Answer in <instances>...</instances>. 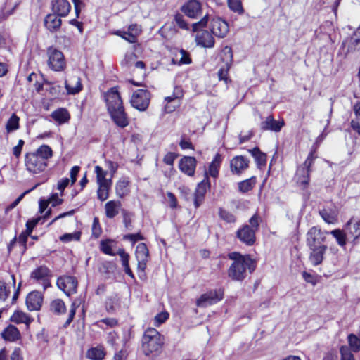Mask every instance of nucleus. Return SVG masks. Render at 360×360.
Returning a JSON list of instances; mask_svg holds the SVG:
<instances>
[{
  "label": "nucleus",
  "instance_id": "64",
  "mask_svg": "<svg viewBox=\"0 0 360 360\" xmlns=\"http://www.w3.org/2000/svg\"><path fill=\"white\" fill-rule=\"evenodd\" d=\"M127 31L133 35L135 34V37L137 38V36L141 32V29L136 24H132L129 26Z\"/></svg>",
  "mask_w": 360,
  "mask_h": 360
},
{
  "label": "nucleus",
  "instance_id": "16",
  "mask_svg": "<svg viewBox=\"0 0 360 360\" xmlns=\"http://www.w3.org/2000/svg\"><path fill=\"white\" fill-rule=\"evenodd\" d=\"M51 276L50 269L44 266H40L35 269L32 273H31V278L39 281H41L44 288L46 289L49 286H50L49 283V277Z\"/></svg>",
  "mask_w": 360,
  "mask_h": 360
},
{
  "label": "nucleus",
  "instance_id": "35",
  "mask_svg": "<svg viewBox=\"0 0 360 360\" xmlns=\"http://www.w3.org/2000/svg\"><path fill=\"white\" fill-rule=\"evenodd\" d=\"M137 260L149 259V251L146 245L143 243H139L135 252Z\"/></svg>",
  "mask_w": 360,
  "mask_h": 360
},
{
  "label": "nucleus",
  "instance_id": "23",
  "mask_svg": "<svg viewBox=\"0 0 360 360\" xmlns=\"http://www.w3.org/2000/svg\"><path fill=\"white\" fill-rule=\"evenodd\" d=\"M65 88L68 94L75 95L79 93L83 88L80 77L72 76L70 82L65 81Z\"/></svg>",
  "mask_w": 360,
  "mask_h": 360
},
{
  "label": "nucleus",
  "instance_id": "56",
  "mask_svg": "<svg viewBox=\"0 0 360 360\" xmlns=\"http://www.w3.org/2000/svg\"><path fill=\"white\" fill-rule=\"evenodd\" d=\"M122 213L123 215V222L124 224L126 229L131 230V227H132L131 219V213L128 212L125 210H122Z\"/></svg>",
  "mask_w": 360,
  "mask_h": 360
},
{
  "label": "nucleus",
  "instance_id": "19",
  "mask_svg": "<svg viewBox=\"0 0 360 360\" xmlns=\"http://www.w3.org/2000/svg\"><path fill=\"white\" fill-rule=\"evenodd\" d=\"M285 122L283 120L277 121L273 116H268L266 120L261 122L260 128L263 131H272L274 132H279L282 127L284 126Z\"/></svg>",
  "mask_w": 360,
  "mask_h": 360
},
{
  "label": "nucleus",
  "instance_id": "13",
  "mask_svg": "<svg viewBox=\"0 0 360 360\" xmlns=\"http://www.w3.org/2000/svg\"><path fill=\"white\" fill-rule=\"evenodd\" d=\"M181 11L191 18H198L202 14V4L198 0L188 1L181 6Z\"/></svg>",
  "mask_w": 360,
  "mask_h": 360
},
{
  "label": "nucleus",
  "instance_id": "3",
  "mask_svg": "<svg viewBox=\"0 0 360 360\" xmlns=\"http://www.w3.org/2000/svg\"><path fill=\"white\" fill-rule=\"evenodd\" d=\"M209 21L208 14L205 15L200 20L192 25V30L193 32H198L195 37V41L198 45L204 48H212L214 46V39L213 34L207 30H202L205 27Z\"/></svg>",
  "mask_w": 360,
  "mask_h": 360
},
{
  "label": "nucleus",
  "instance_id": "51",
  "mask_svg": "<svg viewBox=\"0 0 360 360\" xmlns=\"http://www.w3.org/2000/svg\"><path fill=\"white\" fill-rule=\"evenodd\" d=\"M180 53L181 55V57L179 61V65H183V64L188 65V64L191 63L192 60L190 57L189 53L187 51L181 49L180 50Z\"/></svg>",
  "mask_w": 360,
  "mask_h": 360
},
{
  "label": "nucleus",
  "instance_id": "38",
  "mask_svg": "<svg viewBox=\"0 0 360 360\" xmlns=\"http://www.w3.org/2000/svg\"><path fill=\"white\" fill-rule=\"evenodd\" d=\"M51 310L57 314L65 313L66 310L64 302L60 299H56L51 303Z\"/></svg>",
  "mask_w": 360,
  "mask_h": 360
},
{
  "label": "nucleus",
  "instance_id": "22",
  "mask_svg": "<svg viewBox=\"0 0 360 360\" xmlns=\"http://www.w3.org/2000/svg\"><path fill=\"white\" fill-rule=\"evenodd\" d=\"M209 184L205 180L200 182L195 189L193 195V202L195 208L199 207L205 199V195L207 192Z\"/></svg>",
  "mask_w": 360,
  "mask_h": 360
},
{
  "label": "nucleus",
  "instance_id": "52",
  "mask_svg": "<svg viewBox=\"0 0 360 360\" xmlns=\"http://www.w3.org/2000/svg\"><path fill=\"white\" fill-rule=\"evenodd\" d=\"M81 237V233L77 231L73 233H66L61 236L60 240L63 241L68 242L72 240H79Z\"/></svg>",
  "mask_w": 360,
  "mask_h": 360
},
{
  "label": "nucleus",
  "instance_id": "45",
  "mask_svg": "<svg viewBox=\"0 0 360 360\" xmlns=\"http://www.w3.org/2000/svg\"><path fill=\"white\" fill-rule=\"evenodd\" d=\"M348 342L349 347L355 352L360 350V339L355 335L350 334L348 336Z\"/></svg>",
  "mask_w": 360,
  "mask_h": 360
},
{
  "label": "nucleus",
  "instance_id": "46",
  "mask_svg": "<svg viewBox=\"0 0 360 360\" xmlns=\"http://www.w3.org/2000/svg\"><path fill=\"white\" fill-rule=\"evenodd\" d=\"M340 352L341 354L340 360H354V356L348 347L342 346Z\"/></svg>",
  "mask_w": 360,
  "mask_h": 360
},
{
  "label": "nucleus",
  "instance_id": "43",
  "mask_svg": "<svg viewBox=\"0 0 360 360\" xmlns=\"http://www.w3.org/2000/svg\"><path fill=\"white\" fill-rule=\"evenodd\" d=\"M221 159H214L209 166L208 174L213 178H217L220 167Z\"/></svg>",
  "mask_w": 360,
  "mask_h": 360
},
{
  "label": "nucleus",
  "instance_id": "53",
  "mask_svg": "<svg viewBox=\"0 0 360 360\" xmlns=\"http://www.w3.org/2000/svg\"><path fill=\"white\" fill-rule=\"evenodd\" d=\"M117 254L120 257L123 267L129 266V255L124 249H119Z\"/></svg>",
  "mask_w": 360,
  "mask_h": 360
},
{
  "label": "nucleus",
  "instance_id": "50",
  "mask_svg": "<svg viewBox=\"0 0 360 360\" xmlns=\"http://www.w3.org/2000/svg\"><path fill=\"white\" fill-rule=\"evenodd\" d=\"M174 20L176 23V25L183 30H188V25L187 22H186L184 16L181 14L177 13L174 16Z\"/></svg>",
  "mask_w": 360,
  "mask_h": 360
},
{
  "label": "nucleus",
  "instance_id": "28",
  "mask_svg": "<svg viewBox=\"0 0 360 360\" xmlns=\"http://www.w3.org/2000/svg\"><path fill=\"white\" fill-rule=\"evenodd\" d=\"M248 162V159H231V171L236 174H240L243 170L247 169Z\"/></svg>",
  "mask_w": 360,
  "mask_h": 360
},
{
  "label": "nucleus",
  "instance_id": "61",
  "mask_svg": "<svg viewBox=\"0 0 360 360\" xmlns=\"http://www.w3.org/2000/svg\"><path fill=\"white\" fill-rule=\"evenodd\" d=\"M30 191L28 190L22 193L17 199H15L9 206L6 207V211L8 212L9 210L15 207L18 205V203L23 199L24 196Z\"/></svg>",
  "mask_w": 360,
  "mask_h": 360
},
{
  "label": "nucleus",
  "instance_id": "33",
  "mask_svg": "<svg viewBox=\"0 0 360 360\" xmlns=\"http://www.w3.org/2000/svg\"><path fill=\"white\" fill-rule=\"evenodd\" d=\"M330 234H331L336 240L338 244L340 247H345L347 244V240L348 238V236L347 233H345L344 229H334L329 232Z\"/></svg>",
  "mask_w": 360,
  "mask_h": 360
},
{
  "label": "nucleus",
  "instance_id": "57",
  "mask_svg": "<svg viewBox=\"0 0 360 360\" xmlns=\"http://www.w3.org/2000/svg\"><path fill=\"white\" fill-rule=\"evenodd\" d=\"M350 43L354 49H360V30H356L351 37Z\"/></svg>",
  "mask_w": 360,
  "mask_h": 360
},
{
  "label": "nucleus",
  "instance_id": "25",
  "mask_svg": "<svg viewBox=\"0 0 360 360\" xmlns=\"http://www.w3.org/2000/svg\"><path fill=\"white\" fill-rule=\"evenodd\" d=\"M56 13L48 14L44 19L45 27L51 32L57 31L61 25L62 21Z\"/></svg>",
  "mask_w": 360,
  "mask_h": 360
},
{
  "label": "nucleus",
  "instance_id": "15",
  "mask_svg": "<svg viewBox=\"0 0 360 360\" xmlns=\"http://www.w3.org/2000/svg\"><path fill=\"white\" fill-rule=\"evenodd\" d=\"M44 301L43 294L37 290L30 292L26 297V306L29 311L41 309Z\"/></svg>",
  "mask_w": 360,
  "mask_h": 360
},
{
  "label": "nucleus",
  "instance_id": "49",
  "mask_svg": "<svg viewBox=\"0 0 360 360\" xmlns=\"http://www.w3.org/2000/svg\"><path fill=\"white\" fill-rule=\"evenodd\" d=\"M10 292V288L7 286L6 283L4 281H0V300H6Z\"/></svg>",
  "mask_w": 360,
  "mask_h": 360
},
{
  "label": "nucleus",
  "instance_id": "32",
  "mask_svg": "<svg viewBox=\"0 0 360 360\" xmlns=\"http://www.w3.org/2000/svg\"><path fill=\"white\" fill-rule=\"evenodd\" d=\"M120 307V298L117 295L109 296L105 302V309L109 313H114Z\"/></svg>",
  "mask_w": 360,
  "mask_h": 360
},
{
  "label": "nucleus",
  "instance_id": "44",
  "mask_svg": "<svg viewBox=\"0 0 360 360\" xmlns=\"http://www.w3.org/2000/svg\"><path fill=\"white\" fill-rule=\"evenodd\" d=\"M219 217L227 223H234L236 221V216L231 212L220 208L219 210Z\"/></svg>",
  "mask_w": 360,
  "mask_h": 360
},
{
  "label": "nucleus",
  "instance_id": "48",
  "mask_svg": "<svg viewBox=\"0 0 360 360\" xmlns=\"http://www.w3.org/2000/svg\"><path fill=\"white\" fill-rule=\"evenodd\" d=\"M111 240H102L101 242V250L108 255H115V254L112 250Z\"/></svg>",
  "mask_w": 360,
  "mask_h": 360
},
{
  "label": "nucleus",
  "instance_id": "7",
  "mask_svg": "<svg viewBox=\"0 0 360 360\" xmlns=\"http://www.w3.org/2000/svg\"><path fill=\"white\" fill-rule=\"evenodd\" d=\"M313 164V159H306L304 163L298 166L294 181L302 189H305L309 183L310 167Z\"/></svg>",
  "mask_w": 360,
  "mask_h": 360
},
{
  "label": "nucleus",
  "instance_id": "10",
  "mask_svg": "<svg viewBox=\"0 0 360 360\" xmlns=\"http://www.w3.org/2000/svg\"><path fill=\"white\" fill-rule=\"evenodd\" d=\"M224 291L221 289L212 290L202 294L196 301L199 307H207L214 304L223 299Z\"/></svg>",
  "mask_w": 360,
  "mask_h": 360
},
{
  "label": "nucleus",
  "instance_id": "31",
  "mask_svg": "<svg viewBox=\"0 0 360 360\" xmlns=\"http://www.w3.org/2000/svg\"><path fill=\"white\" fill-rule=\"evenodd\" d=\"M52 118L60 124L67 122L70 115L65 108H59L51 113Z\"/></svg>",
  "mask_w": 360,
  "mask_h": 360
},
{
  "label": "nucleus",
  "instance_id": "39",
  "mask_svg": "<svg viewBox=\"0 0 360 360\" xmlns=\"http://www.w3.org/2000/svg\"><path fill=\"white\" fill-rule=\"evenodd\" d=\"M255 179L250 178L238 184V189L242 193H246L252 189L255 184Z\"/></svg>",
  "mask_w": 360,
  "mask_h": 360
},
{
  "label": "nucleus",
  "instance_id": "63",
  "mask_svg": "<svg viewBox=\"0 0 360 360\" xmlns=\"http://www.w3.org/2000/svg\"><path fill=\"white\" fill-rule=\"evenodd\" d=\"M169 317V314L167 312H162L157 314L155 317V322L158 323V325L164 323Z\"/></svg>",
  "mask_w": 360,
  "mask_h": 360
},
{
  "label": "nucleus",
  "instance_id": "36",
  "mask_svg": "<svg viewBox=\"0 0 360 360\" xmlns=\"http://www.w3.org/2000/svg\"><path fill=\"white\" fill-rule=\"evenodd\" d=\"M227 6L231 11L238 15L245 13L241 0H227Z\"/></svg>",
  "mask_w": 360,
  "mask_h": 360
},
{
  "label": "nucleus",
  "instance_id": "11",
  "mask_svg": "<svg viewBox=\"0 0 360 360\" xmlns=\"http://www.w3.org/2000/svg\"><path fill=\"white\" fill-rule=\"evenodd\" d=\"M77 280L75 276H63L57 279V285L68 296L77 292Z\"/></svg>",
  "mask_w": 360,
  "mask_h": 360
},
{
  "label": "nucleus",
  "instance_id": "14",
  "mask_svg": "<svg viewBox=\"0 0 360 360\" xmlns=\"http://www.w3.org/2000/svg\"><path fill=\"white\" fill-rule=\"evenodd\" d=\"M211 32L218 38H224L229 31V26L226 21L221 18H214L211 22Z\"/></svg>",
  "mask_w": 360,
  "mask_h": 360
},
{
  "label": "nucleus",
  "instance_id": "54",
  "mask_svg": "<svg viewBox=\"0 0 360 360\" xmlns=\"http://www.w3.org/2000/svg\"><path fill=\"white\" fill-rule=\"evenodd\" d=\"M41 220V217H39L35 219H32L28 220L26 223V231L27 235H30L34 229V228L37 226L39 221Z\"/></svg>",
  "mask_w": 360,
  "mask_h": 360
},
{
  "label": "nucleus",
  "instance_id": "29",
  "mask_svg": "<svg viewBox=\"0 0 360 360\" xmlns=\"http://www.w3.org/2000/svg\"><path fill=\"white\" fill-rule=\"evenodd\" d=\"M1 335L6 340L15 341L20 338V332L15 326L9 325L3 330Z\"/></svg>",
  "mask_w": 360,
  "mask_h": 360
},
{
  "label": "nucleus",
  "instance_id": "24",
  "mask_svg": "<svg viewBox=\"0 0 360 360\" xmlns=\"http://www.w3.org/2000/svg\"><path fill=\"white\" fill-rule=\"evenodd\" d=\"M319 214L329 224H335L338 219V211L335 208L324 207L319 210Z\"/></svg>",
  "mask_w": 360,
  "mask_h": 360
},
{
  "label": "nucleus",
  "instance_id": "37",
  "mask_svg": "<svg viewBox=\"0 0 360 360\" xmlns=\"http://www.w3.org/2000/svg\"><path fill=\"white\" fill-rule=\"evenodd\" d=\"M105 354L101 347H94L87 351L86 356L92 360H102Z\"/></svg>",
  "mask_w": 360,
  "mask_h": 360
},
{
  "label": "nucleus",
  "instance_id": "59",
  "mask_svg": "<svg viewBox=\"0 0 360 360\" xmlns=\"http://www.w3.org/2000/svg\"><path fill=\"white\" fill-rule=\"evenodd\" d=\"M124 240H128L132 242L133 244H134L138 240H143V237L141 236V233H137L134 234H127L123 236Z\"/></svg>",
  "mask_w": 360,
  "mask_h": 360
},
{
  "label": "nucleus",
  "instance_id": "58",
  "mask_svg": "<svg viewBox=\"0 0 360 360\" xmlns=\"http://www.w3.org/2000/svg\"><path fill=\"white\" fill-rule=\"evenodd\" d=\"M228 72H229L228 67L226 68H220L217 72L219 80L224 81L225 83L227 84L228 82L230 81V79H229V76H228Z\"/></svg>",
  "mask_w": 360,
  "mask_h": 360
},
{
  "label": "nucleus",
  "instance_id": "1",
  "mask_svg": "<svg viewBox=\"0 0 360 360\" xmlns=\"http://www.w3.org/2000/svg\"><path fill=\"white\" fill-rule=\"evenodd\" d=\"M107 109L112 120L120 128L126 127L129 122L117 87L110 89L104 95Z\"/></svg>",
  "mask_w": 360,
  "mask_h": 360
},
{
  "label": "nucleus",
  "instance_id": "41",
  "mask_svg": "<svg viewBox=\"0 0 360 360\" xmlns=\"http://www.w3.org/2000/svg\"><path fill=\"white\" fill-rule=\"evenodd\" d=\"M114 34L122 37L123 39L126 40L130 44H134L137 41V39L135 37V34H130L128 31L124 30H116L114 32Z\"/></svg>",
  "mask_w": 360,
  "mask_h": 360
},
{
  "label": "nucleus",
  "instance_id": "8",
  "mask_svg": "<svg viewBox=\"0 0 360 360\" xmlns=\"http://www.w3.org/2000/svg\"><path fill=\"white\" fill-rule=\"evenodd\" d=\"M150 101V93L147 89L136 90L130 98L131 106L139 111H145L148 108Z\"/></svg>",
  "mask_w": 360,
  "mask_h": 360
},
{
  "label": "nucleus",
  "instance_id": "12",
  "mask_svg": "<svg viewBox=\"0 0 360 360\" xmlns=\"http://www.w3.org/2000/svg\"><path fill=\"white\" fill-rule=\"evenodd\" d=\"M255 233L248 224H245L236 231V238L245 245L252 246L256 241Z\"/></svg>",
  "mask_w": 360,
  "mask_h": 360
},
{
  "label": "nucleus",
  "instance_id": "42",
  "mask_svg": "<svg viewBox=\"0 0 360 360\" xmlns=\"http://www.w3.org/2000/svg\"><path fill=\"white\" fill-rule=\"evenodd\" d=\"M19 117L13 113L6 123V130L8 131H13L18 129L19 128Z\"/></svg>",
  "mask_w": 360,
  "mask_h": 360
},
{
  "label": "nucleus",
  "instance_id": "20",
  "mask_svg": "<svg viewBox=\"0 0 360 360\" xmlns=\"http://www.w3.org/2000/svg\"><path fill=\"white\" fill-rule=\"evenodd\" d=\"M52 11L60 17L68 15L71 6L68 0H52Z\"/></svg>",
  "mask_w": 360,
  "mask_h": 360
},
{
  "label": "nucleus",
  "instance_id": "18",
  "mask_svg": "<svg viewBox=\"0 0 360 360\" xmlns=\"http://www.w3.org/2000/svg\"><path fill=\"white\" fill-rule=\"evenodd\" d=\"M344 230L348 238H352L355 241L360 237V219L352 217L344 226Z\"/></svg>",
  "mask_w": 360,
  "mask_h": 360
},
{
  "label": "nucleus",
  "instance_id": "34",
  "mask_svg": "<svg viewBox=\"0 0 360 360\" xmlns=\"http://www.w3.org/2000/svg\"><path fill=\"white\" fill-rule=\"evenodd\" d=\"M129 181L126 178L121 179L118 181L115 186L116 194L120 198H123L129 193Z\"/></svg>",
  "mask_w": 360,
  "mask_h": 360
},
{
  "label": "nucleus",
  "instance_id": "5",
  "mask_svg": "<svg viewBox=\"0 0 360 360\" xmlns=\"http://www.w3.org/2000/svg\"><path fill=\"white\" fill-rule=\"evenodd\" d=\"M95 172L96 173L97 182L99 186L97 191L98 198L101 201H104L109 196V190L111 187L112 181L110 178H106L108 172L104 171L102 167L96 166L95 167Z\"/></svg>",
  "mask_w": 360,
  "mask_h": 360
},
{
  "label": "nucleus",
  "instance_id": "40",
  "mask_svg": "<svg viewBox=\"0 0 360 360\" xmlns=\"http://www.w3.org/2000/svg\"><path fill=\"white\" fill-rule=\"evenodd\" d=\"M52 149L47 145L41 146L34 153V156L36 158H51L52 156Z\"/></svg>",
  "mask_w": 360,
  "mask_h": 360
},
{
  "label": "nucleus",
  "instance_id": "6",
  "mask_svg": "<svg viewBox=\"0 0 360 360\" xmlns=\"http://www.w3.org/2000/svg\"><path fill=\"white\" fill-rule=\"evenodd\" d=\"M48 66L55 72L63 71L66 67V62L62 51L55 49L49 48L47 51Z\"/></svg>",
  "mask_w": 360,
  "mask_h": 360
},
{
  "label": "nucleus",
  "instance_id": "47",
  "mask_svg": "<svg viewBox=\"0 0 360 360\" xmlns=\"http://www.w3.org/2000/svg\"><path fill=\"white\" fill-rule=\"evenodd\" d=\"M79 303H77L76 301L72 302V304L71 305V308L69 311L68 318L66 320L65 323H64V327L68 326L70 324V323L72 321V320L75 317V313H76V309L79 307Z\"/></svg>",
  "mask_w": 360,
  "mask_h": 360
},
{
  "label": "nucleus",
  "instance_id": "27",
  "mask_svg": "<svg viewBox=\"0 0 360 360\" xmlns=\"http://www.w3.org/2000/svg\"><path fill=\"white\" fill-rule=\"evenodd\" d=\"M121 202L119 200H110L105 205V215L109 219L114 218L119 213L121 207Z\"/></svg>",
  "mask_w": 360,
  "mask_h": 360
},
{
  "label": "nucleus",
  "instance_id": "2",
  "mask_svg": "<svg viewBox=\"0 0 360 360\" xmlns=\"http://www.w3.org/2000/svg\"><path fill=\"white\" fill-rule=\"evenodd\" d=\"M229 257L233 260V262L228 269V276L233 281H243L248 272L251 274L256 268L255 261L249 255H242L233 252L229 254Z\"/></svg>",
  "mask_w": 360,
  "mask_h": 360
},
{
  "label": "nucleus",
  "instance_id": "62",
  "mask_svg": "<svg viewBox=\"0 0 360 360\" xmlns=\"http://www.w3.org/2000/svg\"><path fill=\"white\" fill-rule=\"evenodd\" d=\"M25 144V141L22 139H20L18 141V143L17 146H15V147H13V154L16 157L18 158V156H20V155L21 154V151H22V147Z\"/></svg>",
  "mask_w": 360,
  "mask_h": 360
},
{
  "label": "nucleus",
  "instance_id": "4",
  "mask_svg": "<svg viewBox=\"0 0 360 360\" xmlns=\"http://www.w3.org/2000/svg\"><path fill=\"white\" fill-rule=\"evenodd\" d=\"M162 343L159 332L155 328H148L142 338L143 352L146 356L157 352L161 349Z\"/></svg>",
  "mask_w": 360,
  "mask_h": 360
},
{
  "label": "nucleus",
  "instance_id": "9",
  "mask_svg": "<svg viewBox=\"0 0 360 360\" xmlns=\"http://www.w3.org/2000/svg\"><path fill=\"white\" fill-rule=\"evenodd\" d=\"M328 231H322L321 229L313 226L309 229L307 237L306 243L308 248L316 247L319 245H325L323 243L326 239V234Z\"/></svg>",
  "mask_w": 360,
  "mask_h": 360
},
{
  "label": "nucleus",
  "instance_id": "60",
  "mask_svg": "<svg viewBox=\"0 0 360 360\" xmlns=\"http://www.w3.org/2000/svg\"><path fill=\"white\" fill-rule=\"evenodd\" d=\"M259 217L257 214H254L249 220L250 228L253 229L255 232L259 229Z\"/></svg>",
  "mask_w": 360,
  "mask_h": 360
},
{
  "label": "nucleus",
  "instance_id": "55",
  "mask_svg": "<svg viewBox=\"0 0 360 360\" xmlns=\"http://www.w3.org/2000/svg\"><path fill=\"white\" fill-rule=\"evenodd\" d=\"M102 233V229L101 228L99 220L97 217L94 219L93 224H92V234L98 238L101 236Z\"/></svg>",
  "mask_w": 360,
  "mask_h": 360
},
{
  "label": "nucleus",
  "instance_id": "30",
  "mask_svg": "<svg viewBox=\"0 0 360 360\" xmlns=\"http://www.w3.org/2000/svg\"><path fill=\"white\" fill-rule=\"evenodd\" d=\"M11 321L17 324L25 323L27 326H29L33 319L23 311H15L11 317Z\"/></svg>",
  "mask_w": 360,
  "mask_h": 360
},
{
  "label": "nucleus",
  "instance_id": "26",
  "mask_svg": "<svg viewBox=\"0 0 360 360\" xmlns=\"http://www.w3.org/2000/svg\"><path fill=\"white\" fill-rule=\"evenodd\" d=\"M180 170L188 176H193L196 167V159H180Z\"/></svg>",
  "mask_w": 360,
  "mask_h": 360
},
{
  "label": "nucleus",
  "instance_id": "21",
  "mask_svg": "<svg viewBox=\"0 0 360 360\" xmlns=\"http://www.w3.org/2000/svg\"><path fill=\"white\" fill-rule=\"evenodd\" d=\"M25 165L27 171L34 174L44 171L47 166L45 159H25Z\"/></svg>",
  "mask_w": 360,
  "mask_h": 360
},
{
  "label": "nucleus",
  "instance_id": "17",
  "mask_svg": "<svg viewBox=\"0 0 360 360\" xmlns=\"http://www.w3.org/2000/svg\"><path fill=\"white\" fill-rule=\"evenodd\" d=\"M309 260L313 266L321 264L324 259V255L328 249L327 245H319L309 248Z\"/></svg>",
  "mask_w": 360,
  "mask_h": 360
}]
</instances>
